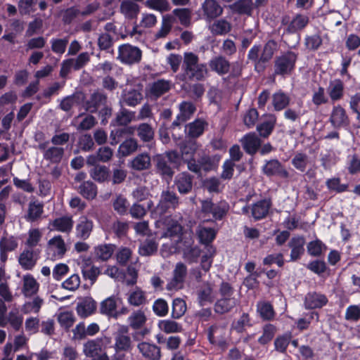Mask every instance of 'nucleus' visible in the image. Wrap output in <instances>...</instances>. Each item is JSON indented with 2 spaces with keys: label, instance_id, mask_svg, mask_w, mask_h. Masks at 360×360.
<instances>
[{
  "label": "nucleus",
  "instance_id": "f257e3e1",
  "mask_svg": "<svg viewBox=\"0 0 360 360\" xmlns=\"http://www.w3.org/2000/svg\"><path fill=\"white\" fill-rule=\"evenodd\" d=\"M198 56L193 53H186L182 65L183 73L179 76L182 82L204 81L208 76L206 63H199Z\"/></svg>",
  "mask_w": 360,
  "mask_h": 360
},
{
  "label": "nucleus",
  "instance_id": "f704fd0d",
  "mask_svg": "<svg viewBox=\"0 0 360 360\" xmlns=\"http://www.w3.org/2000/svg\"><path fill=\"white\" fill-rule=\"evenodd\" d=\"M150 166V156L147 153L139 154L132 160L131 163V167L136 171L148 169Z\"/></svg>",
  "mask_w": 360,
  "mask_h": 360
},
{
  "label": "nucleus",
  "instance_id": "4be33fe9",
  "mask_svg": "<svg viewBox=\"0 0 360 360\" xmlns=\"http://www.w3.org/2000/svg\"><path fill=\"white\" fill-rule=\"evenodd\" d=\"M49 225L51 230L69 233L72 230L74 221L72 216L65 215L54 219Z\"/></svg>",
  "mask_w": 360,
  "mask_h": 360
},
{
  "label": "nucleus",
  "instance_id": "13d9d810",
  "mask_svg": "<svg viewBox=\"0 0 360 360\" xmlns=\"http://www.w3.org/2000/svg\"><path fill=\"white\" fill-rule=\"evenodd\" d=\"M326 186L330 192L341 193L348 189V184H341V179L339 177H333L328 179L326 181Z\"/></svg>",
  "mask_w": 360,
  "mask_h": 360
},
{
  "label": "nucleus",
  "instance_id": "4468645a",
  "mask_svg": "<svg viewBox=\"0 0 360 360\" xmlns=\"http://www.w3.org/2000/svg\"><path fill=\"white\" fill-rule=\"evenodd\" d=\"M328 302L326 295L317 292H309L304 297V305L306 309H321Z\"/></svg>",
  "mask_w": 360,
  "mask_h": 360
},
{
  "label": "nucleus",
  "instance_id": "c756f323",
  "mask_svg": "<svg viewBox=\"0 0 360 360\" xmlns=\"http://www.w3.org/2000/svg\"><path fill=\"white\" fill-rule=\"evenodd\" d=\"M114 349L117 353L129 352L133 349V342L129 335H115Z\"/></svg>",
  "mask_w": 360,
  "mask_h": 360
},
{
  "label": "nucleus",
  "instance_id": "412c9836",
  "mask_svg": "<svg viewBox=\"0 0 360 360\" xmlns=\"http://www.w3.org/2000/svg\"><path fill=\"white\" fill-rule=\"evenodd\" d=\"M137 348L143 357L148 360H160L161 358L160 347L155 344L141 342L138 344Z\"/></svg>",
  "mask_w": 360,
  "mask_h": 360
},
{
  "label": "nucleus",
  "instance_id": "1a4fd4ad",
  "mask_svg": "<svg viewBox=\"0 0 360 360\" xmlns=\"http://www.w3.org/2000/svg\"><path fill=\"white\" fill-rule=\"evenodd\" d=\"M262 172L269 177L275 176L281 179H288L290 176L285 166L277 159L266 161L262 167Z\"/></svg>",
  "mask_w": 360,
  "mask_h": 360
},
{
  "label": "nucleus",
  "instance_id": "58836bf2",
  "mask_svg": "<svg viewBox=\"0 0 360 360\" xmlns=\"http://www.w3.org/2000/svg\"><path fill=\"white\" fill-rule=\"evenodd\" d=\"M136 134L141 141L148 143L154 139L155 131L150 124L141 123L136 127Z\"/></svg>",
  "mask_w": 360,
  "mask_h": 360
},
{
  "label": "nucleus",
  "instance_id": "4c0bfd02",
  "mask_svg": "<svg viewBox=\"0 0 360 360\" xmlns=\"http://www.w3.org/2000/svg\"><path fill=\"white\" fill-rule=\"evenodd\" d=\"M44 212V205L37 200L31 201L28 205V210L25 219L27 221L34 222L38 220Z\"/></svg>",
  "mask_w": 360,
  "mask_h": 360
},
{
  "label": "nucleus",
  "instance_id": "393cba45",
  "mask_svg": "<svg viewBox=\"0 0 360 360\" xmlns=\"http://www.w3.org/2000/svg\"><path fill=\"white\" fill-rule=\"evenodd\" d=\"M210 70L219 75L227 74L230 70V63L223 56H215L208 63Z\"/></svg>",
  "mask_w": 360,
  "mask_h": 360
},
{
  "label": "nucleus",
  "instance_id": "bb28decb",
  "mask_svg": "<svg viewBox=\"0 0 360 360\" xmlns=\"http://www.w3.org/2000/svg\"><path fill=\"white\" fill-rule=\"evenodd\" d=\"M170 89L171 84L169 81L160 79L150 84L149 93L150 96L158 98L168 92Z\"/></svg>",
  "mask_w": 360,
  "mask_h": 360
},
{
  "label": "nucleus",
  "instance_id": "c85d7f7f",
  "mask_svg": "<svg viewBox=\"0 0 360 360\" xmlns=\"http://www.w3.org/2000/svg\"><path fill=\"white\" fill-rule=\"evenodd\" d=\"M204 15L208 20L219 16L223 11L220 5L214 0H205L202 5Z\"/></svg>",
  "mask_w": 360,
  "mask_h": 360
},
{
  "label": "nucleus",
  "instance_id": "473e14b6",
  "mask_svg": "<svg viewBox=\"0 0 360 360\" xmlns=\"http://www.w3.org/2000/svg\"><path fill=\"white\" fill-rule=\"evenodd\" d=\"M309 22V18L307 15L297 13L288 25V31L291 33H295L304 29Z\"/></svg>",
  "mask_w": 360,
  "mask_h": 360
},
{
  "label": "nucleus",
  "instance_id": "20e7f679",
  "mask_svg": "<svg viewBox=\"0 0 360 360\" xmlns=\"http://www.w3.org/2000/svg\"><path fill=\"white\" fill-rule=\"evenodd\" d=\"M129 327L134 331L131 333L134 340L139 342L148 335L150 330L145 326L147 318L142 310L134 311L127 319Z\"/></svg>",
  "mask_w": 360,
  "mask_h": 360
},
{
  "label": "nucleus",
  "instance_id": "ddd939ff",
  "mask_svg": "<svg viewBox=\"0 0 360 360\" xmlns=\"http://www.w3.org/2000/svg\"><path fill=\"white\" fill-rule=\"evenodd\" d=\"M94 228V222L86 216L79 217L75 226V237L82 240H87L91 236Z\"/></svg>",
  "mask_w": 360,
  "mask_h": 360
},
{
  "label": "nucleus",
  "instance_id": "052dcab7",
  "mask_svg": "<svg viewBox=\"0 0 360 360\" xmlns=\"http://www.w3.org/2000/svg\"><path fill=\"white\" fill-rule=\"evenodd\" d=\"M117 308V302L114 297H109L101 303L100 313L113 316Z\"/></svg>",
  "mask_w": 360,
  "mask_h": 360
},
{
  "label": "nucleus",
  "instance_id": "6ab92c4d",
  "mask_svg": "<svg viewBox=\"0 0 360 360\" xmlns=\"http://www.w3.org/2000/svg\"><path fill=\"white\" fill-rule=\"evenodd\" d=\"M305 238L303 236H293L288 245L290 248V262H296L301 259L304 253Z\"/></svg>",
  "mask_w": 360,
  "mask_h": 360
},
{
  "label": "nucleus",
  "instance_id": "ea45409f",
  "mask_svg": "<svg viewBox=\"0 0 360 360\" xmlns=\"http://www.w3.org/2000/svg\"><path fill=\"white\" fill-rule=\"evenodd\" d=\"M290 340V331L277 335L274 341V350L281 354H286Z\"/></svg>",
  "mask_w": 360,
  "mask_h": 360
},
{
  "label": "nucleus",
  "instance_id": "f3484780",
  "mask_svg": "<svg viewBox=\"0 0 360 360\" xmlns=\"http://www.w3.org/2000/svg\"><path fill=\"white\" fill-rule=\"evenodd\" d=\"M245 152L250 155H255L261 148L262 141L255 132L245 134L240 140Z\"/></svg>",
  "mask_w": 360,
  "mask_h": 360
},
{
  "label": "nucleus",
  "instance_id": "bf43d9fd",
  "mask_svg": "<svg viewBox=\"0 0 360 360\" xmlns=\"http://www.w3.org/2000/svg\"><path fill=\"white\" fill-rule=\"evenodd\" d=\"M347 169L352 175L360 173V153H355L347 156Z\"/></svg>",
  "mask_w": 360,
  "mask_h": 360
},
{
  "label": "nucleus",
  "instance_id": "37998d69",
  "mask_svg": "<svg viewBox=\"0 0 360 360\" xmlns=\"http://www.w3.org/2000/svg\"><path fill=\"white\" fill-rule=\"evenodd\" d=\"M257 311L264 321H271L274 319L275 311L272 304L269 302H259L257 305Z\"/></svg>",
  "mask_w": 360,
  "mask_h": 360
},
{
  "label": "nucleus",
  "instance_id": "79ce46f5",
  "mask_svg": "<svg viewBox=\"0 0 360 360\" xmlns=\"http://www.w3.org/2000/svg\"><path fill=\"white\" fill-rule=\"evenodd\" d=\"M290 103L289 96L284 92L279 91L272 96V105L276 111L285 109Z\"/></svg>",
  "mask_w": 360,
  "mask_h": 360
},
{
  "label": "nucleus",
  "instance_id": "0eeeda50",
  "mask_svg": "<svg viewBox=\"0 0 360 360\" xmlns=\"http://www.w3.org/2000/svg\"><path fill=\"white\" fill-rule=\"evenodd\" d=\"M202 224V223L200 222L196 230L199 243L205 245L207 252L210 254L211 257H213L216 250L211 243L216 238L218 231L214 228L205 227Z\"/></svg>",
  "mask_w": 360,
  "mask_h": 360
},
{
  "label": "nucleus",
  "instance_id": "4d7b16f0",
  "mask_svg": "<svg viewBox=\"0 0 360 360\" xmlns=\"http://www.w3.org/2000/svg\"><path fill=\"white\" fill-rule=\"evenodd\" d=\"M39 290V284L32 276H25L22 287V292L26 297H31Z\"/></svg>",
  "mask_w": 360,
  "mask_h": 360
},
{
  "label": "nucleus",
  "instance_id": "7ed1b4c3",
  "mask_svg": "<svg viewBox=\"0 0 360 360\" xmlns=\"http://www.w3.org/2000/svg\"><path fill=\"white\" fill-rule=\"evenodd\" d=\"M200 209L198 212V219L200 223L205 224L222 220L227 214L229 206L226 202L214 203L207 198L200 202Z\"/></svg>",
  "mask_w": 360,
  "mask_h": 360
},
{
  "label": "nucleus",
  "instance_id": "5701e85b",
  "mask_svg": "<svg viewBox=\"0 0 360 360\" xmlns=\"http://www.w3.org/2000/svg\"><path fill=\"white\" fill-rule=\"evenodd\" d=\"M207 122L202 119H195L186 125L185 132L189 138L197 139L203 134Z\"/></svg>",
  "mask_w": 360,
  "mask_h": 360
},
{
  "label": "nucleus",
  "instance_id": "0e129e2a",
  "mask_svg": "<svg viewBox=\"0 0 360 360\" xmlns=\"http://www.w3.org/2000/svg\"><path fill=\"white\" fill-rule=\"evenodd\" d=\"M201 170L208 172L214 170L218 165V160L215 161L214 158L208 155H203L198 158Z\"/></svg>",
  "mask_w": 360,
  "mask_h": 360
},
{
  "label": "nucleus",
  "instance_id": "f03ea898",
  "mask_svg": "<svg viewBox=\"0 0 360 360\" xmlns=\"http://www.w3.org/2000/svg\"><path fill=\"white\" fill-rule=\"evenodd\" d=\"M155 173L163 179L172 180L175 169L181 165V157L176 150H170L154 157Z\"/></svg>",
  "mask_w": 360,
  "mask_h": 360
},
{
  "label": "nucleus",
  "instance_id": "cd10ccee",
  "mask_svg": "<svg viewBox=\"0 0 360 360\" xmlns=\"http://www.w3.org/2000/svg\"><path fill=\"white\" fill-rule=\"evenodd\" d=\"M134 112L130 111L122 106L120 110L112 120L110 125L113 127H123L129 124L134 117Z\"/></svg>",
  "mask_w": 360,
  "mask_h": 360
},
{
  "label": "nucleus",
  "instance_id": "a19ab883",
  "mask_svg": "<svg viewBox=\"0 0 360 360\" xmlns=\"http://www.w3.org/2000/svg\"><path fill=\"white\" fill-rule=\"evenodd\" d=\"M76 318L71 311H65L60 312L58 316V322L60 326L65 331L68 332L70 328L72 327Z\"/></svg>",
  "mask_w": 360,
  "mask_h": 360
},
{
  "label": "nucleus",
  "instance_id": "de8ad7c7",
  "mask_svg": "<svg viewBox=\"0 0 360 360\" xmlns=\"http://www.w3.org/2000/svg\"><path fill=\"white\" fill-rule=\"evenodd\" d=\"M79 192L84 198L93 200L97 195V186L92 181H84L79 187Z\"/></svg>",
  "mask_w": 360,
  "mask_h": 360
},
{
  "label": "nucleus",
  "instance_id": "72a5a7b5",
  "mask_svg": "<svg viewBox=\"0 0 360 360\" xmlns=\"http://www.w3.org/2000/svg\"><path fill=\"white\" fill-rule=\"evenodd\" d=\"M50 249L54 250V257L62 258L67 252L66 245L63 237L60 235L56 236L48 242Z\"/></svg>",
  "mask_w": 360,
  "mask_h": 360
},
{
  "label": "nucleus",
  "instance_id": "e2e57ef3",
  "mask_svg": "<svg viewBox=\"0 0 360 360\" xmlns=\"http://www.w3.org/2000/svg\"><path fill=\"white\" fill-rule=\"evenodd\" d=\"M173 14L179 19L181 25L188 27L191 21V11L189 8H175Z\"/></svg>",
  "mask_w": 360,
  "mask_h": 360
},
{
  "label": "nucleus",
  "instance_id": "6e6d98bb",
  "mask_svg": "<svg viewBox=\"0 0 360 360\" xmlns=\"http://www.w3.org/2000/svg\"><path fill=\"white\" fill-rule=\"evenodd\" d=\"M187 307L186 302L181 298H175L172 301V309L171 316L174 319H179L182 317L186 311Z\"/></svg>",
  "mask_w": 360,
  "mask_h": 360
},
{
  "label": "nucleus",
  "instance_id": "6e6552de",
  "mask_svg": "<svg viewBox=\"0 0 360 360\" xmlns=\"http://www.w3.org/2000/svg\"><path fill=\"white\" fill-rule=\"evenodd\" d=\"M179 204V198L174 192L169 190L163 191L156 207V212L160 215H163L171 209L175 210Z\"/></svg>",
  "mask_w": 360,
  "mask_h": 360
},
{
  "label": "nucleus",
  "instance_id": "864d4df0",
  "mask_svg": "<svg viewBox=\"0 0 360 360\" xmlns=\"http://www.w3.org/2000/svg\"><path fill=\"white\" fill-rule=\"evenodd\" d=\"M327 246L320 240L316 238L308 243L307 245V252L310 256L319 257L326 250Z\"/></svg>",
  "mask_w": 360,
  "mask_h": 360
},
{
  "label": "nucleus",
  "instance_id": "39448f33",
  "mask_svg": "<svg viewBox=\"0 0 360 360\" xmlns=\"http://www.w3.org/2000/svg\"><path fill=\"white\" fill-rule=\"evenodd\" d=\"M105 336L90 339L83 345V353L87 358L92 360H109L108 356L104 352Z\"/></svg>",
  "mask_w": 360,
  "mask_h": 360
},
{
  "label": "nucleus",
  "instance_id": "a211bd4d",
  "mask_svg": "<svg viewBox=\"0 0 360 360\" xmlns=\"http://www.w3.org/2000/svg\"><path fill=\"white\" fill-rule=\"evenodd\" d=\"M186 275V266L182 262H178L173 271V278L171 281L167 283V289L172 290L180 288L185 281Z\"/></svg>",
  "mask_w": 360,
  "mask_h": 360
},
{
  "label": "nucleus",
  "instance_id": "49530a36",
  "mask_svg": "<svg viewBox=\"0 0 360 360\" xmlns=\"http://www.w3.org/2000/svg\"><path fill=\"white\" fill-rule=\"evenodd\" d=\"M64 152V149L61 147H50L43 153L44 159L52 163H59L63 157Z\"/></svg>",
  "mask_w": 360,
  "mask_h": 360
},
{
  "label": "nucleus",
  "instance_id": "c9c22d12",
  "mask_svg": "<svg viewBox=\"0 0 360 360\" xmlns=\"http://www.w3.org/2000/svg\"><path fill=\"white\" fill-rule=\"evenodd\" d=\"M91 177L98 183L109 181L110 172L108 167L105 165H97L89 172Z\"/></svg>",
  "mask_w": 360,
  "mask_h": 360
},
{
  "label": "nucleus",
  "instance_id": "a878e982",
  "mask_svg": "<svg viewBox=\"0 0 360 360\" xmlns=\"http://www.w3.org/2000/svg\"><path fill=\"white\" fill-rule=\"evenodd\" d=\"M276 124L274 115H269L268 118L257 125V131L262 138H268L273 132Z\"/></svg>",
  "mask_w": 360,
  "mask_h": 360
},
{
  "label": "nucleus",
  "instance_id": "9d476101",
  "mask_svg": "<svg viewBox=\"0 0 360 360\" xmlns=\"http://www.w3.org/2000/svg\"><path fill=\"white\" fill-rule=\"evenodd\" d=\"M329 122L332 127L337 129L347 128L350 124L349 118L345 109L340 105L333 106Z\"/></svg>",
  "mask_w": 360,
  "mask_h": 360
},
{
  "label": "nucleus",
  "instance_id": "09e8293b",
  "mask_svg": "<svg viewBox=\"0 0 360 360\" xmlns=\"http://www.w3.org/2000/svg\"><path fill=\"white\" fill-rule=\"evenodd\" d=\"M274 49L272 46H263V50L260 54L259 58L255 63V70L260 72L266 68V63L272 58Z\"/></svg>",
  "mask_w": 360,
  "mask_h": 360
},
{
  "label": "nucleus",
  "instance_id": "3c124183",
  "mask_svg": "<svg viewBox=\"0 0 360 360\" xmlns=\"http://www.w3.org/2000/svg\"><path fill=\"white\" fill-rule=\"evenodd\" d=\"M276 327L271 323H266L263 326L262 335L258 338V343L266 345L274 338L276 333Z\"/></svg>",
  "mask_w": 360,
  "mask_h": 360
},
{
  "label": "nucleus",
  "instance_id": "9b49d317",
  "mask_svg": "<svg viewBox=\"0 0 360 360\" xmlns=\"http://www.w3.org/2000/svg\"><path fill=\"white\" fill-rule=\"evenodd\" d=\"M118 58L125 64L139 62L141 58V51L138 46H118Z\"/></svg>",
  "mask_w": 360,
  "mask_h": 360
},
{
  "label": "nucleus",
  "instance_id": "7c9ffc66",
  "mask_svg": "<svg viewBox=\"0 0 360 360\" xmlns=\"http://www.w3.org/2000/svg\"><path fill=\"white\" fill-rule=\"evenodd\" d=\"M327 91L332 101L341 100L344 96L343 82L340 79L330 82Z\"/></svg>",
  "mask_w": 360,
  "mask_h": 360
},
{
  "label": "nucleus",
  "instance_id": "f8f14e48",
  "mask_svg": "<svg viewBox=\"0 0 360 360\" xmlns=\"http://www.w3.org/2000/svg\"><path fill=\"white\" fill-rule=\"evenodd\" d=\"M107 95L101 91L94 92L84 103L85 110L90 113H96L98 110L108 104Z\"/></svg>",
  "mask_w": 360,
  "mask_h": 360
},
{
  "label": "nucleus",
  "instance_id": "680f3d73",
  "mask_svg": "<svg viewBox=\"0 0 360 360\" xmlns=\"http://www.w3.org/2000/svg\"><path fill=\"white\" fill-rule=\"evenodd\" d=\"M158 326L166 333H179L183 330L181 324L169 319L160 321Z\"/></svg>",
  "mask_w": 360,
  "mask_h": 360
},
{
  "label": "nucleus",
  "instance_id": "2f4dec72",
  "mask_svg": "<svg viewBox=\"0 0 360 360\" xmlns=\"http://www.w3.org/2000/svg\"><path fill=\"white\" fill-rule=\"evenodd\" d=\"M237 304L235 297H221L214 304V311L219 314H224L230 311Z\"/></svg>",
  "mask_w": 360,
  "mask_h": 360
},
{
  "label": "nucleus",
  "instance_id": "b1692460",
  "mask_svg": "<svg viewBox=\"0 0 360 360\" xmlns=\"http://www.w3.org/2000/svg\"><path fill=\"white\" fill-rule=\"evenodd\" d=\"M96 309V302L90 297H86L82 302H79L76 308L77 315L83 319L93 314Z\"/></svg>",
  "mask_w": 360,
  "mask_h": 360
},
{
  "label": "nucleus",
  "instance_id": "8fccbe9b",
  "mask_svg": "<svg viewBox=\"0 0 360 360\" xmlns=\"http://www.w3.org/2000/svg\"><path fill=\"white\" fill-rule=\"evenodd\" d=\"M158 244L155 239L146 238L139 248V253L141 256L148 257L157 252Z\"/></svg>",
  "mask_w": 360,
  "mask_h": 360
},
{
  "label": "nucleus",
  "instance_id": "774afa93",
  "mask_svg": "<svg viewBox=\"0 0 360 360\" xmlns=\"http://www.w3.org/2000/svg\"><path fill=\"white\" fill-rule=\"evenodd\" d=\"M42 238V233L39 229H31L28 231V238L25 242V245L29 248H35Z\"/></svg>",
  "mask_w": 360,
  "mask_h": 360
},
{
  "label": "nucleus",
  "instance_id": "423d86ee",
  "mask_svg": "<svg viewBox=\"0 0 360 360\" xmlns=\"http://www.w3.org/2000/svg\"><path fill=\"white\" fill-rule=\"evenodd\" d=\"M297 54L292 51H287L277 56L274 61V74L276 75H290L295 68Z\"/></svg>",
  "mask_w": 360,
  "mask_h": 360
},
{
  "label": "nucleus",
  "instance_id": "338daca9",
  "mask_svg": "<svg viewBox=\"0 0 360 360\" xmlns=\"http://www.w3.org/2000/svg\"><path fill=\"white\" fill-rule=\"evenodd\" d=\"M293 167L301 172H304L307 169L308 157L305 153H297L292 159Z\"/></svg>",
  "mask_w": 360,
  "mask_h": 360
},
{
  "label": "nucleus",
  "instance_id": "69168bd1",
  "mask_svg": "<svg viewBox=\"0 0 360 360\" xmlns=\"http://www.w3.org/2000/svg\"><path fill=\"white\" fill-rule=\"evenodd\" d=\"M7 323H9L15 331H19L23 323V316L19 314L18 310H11L6 318Z\"/></svg>",
  "mask_w": 360,
  "mask_h": 360
},
{
  "label": "nucleus",
  "instance_id": "aec40b11",
  "mask_svg": "<svg viewBox=\"0 0 360 360\" xmlns=\"http://www.w3.org/2000/svg\"><path fill=\"white\" fill-rule=\"evenodd\" d=\"M193 176L187 172L178 174L174 179V184L181 194H188L193 188Z\"/></svg>",
  "mask_w": 360,
  "mask_h": 360
},
{
  "label": "nucleus",
  "instance_id": "5fc2aeb1",
  "mask_svg": "<svg viewBox=\"0 0 360 360\" xmlns=\"http://www.w3.org/2000/svg\"><path fill=\"white\" fill-rule=\"evenodd\" d=\"M127 301L130 305L134 307H139L144 304L146 302L145 292L139 288H136L135 290L129 293Z\"/></svg>",
  "mask_w": 360,
  "mask_h": 360
},
{
  "label": "nucleus",
  "instance_id": "a18cd8bd",
  "mask_svg": "<svg viewBox=\"0 0 360 360\" xmlns=\"http://www.w3.org/2000/svg\"><path fill=\"white\" fill-rule=\"evenodd\" d=\"M121 12L129 19L136 18L139 13V6L129 0L122 2L120 6Z\"/></svg>",
  "mask_w": 360,
  "mask_h": 360
},
{
  "label": "nucleus",
  "instance_id": "c03bdc74",
  "mask_svg": "<svg viewBox=\"0 0 360 360\" xmlns=\"http://www.w3.org/2000/svg\"><path fill=\"white\" fill-rule=\"evenodd\" d=\"M139 147L134 138L126 139L119 146L118 153L122 157H127L135 152Z\"/></svg>",
  "mask_w": 360,
  "mask_h": 360
},
{
  "label": "nucleus",
  "instance_id": "e433bc0d",
  "mask_svg": "<svg viewBox=\"0 0 360 360\" xmlns=\"http://www.w3.org/2000/svg\"><path fill=\"white\" fill-rule=\"evenodd\" d=\"M115 245L111 243L101 244L94 248L96 257L101 261H108L115 250Z\"/></svg>",
  "mask_w": 360,
  "mask_h": 360
},
{
  "label": "nucleus",
  "instance_id": "2eb2a0df",
  "mask_svg": "<svg viewBox=\"0 0 360 360\" xmlns=\"http://www.w3.org/2000/svg\"><path fill=\"white\" fill-rule=\"evenodd\" d=\"M271 207L272 200L271 198L261 199L252 205V217L255 221L262 220L268 216Z\"/></svg>",
  "mask_w": 360,
  "mask_h": 360
},
{
  "label": "nucleus",
  "instance_id": "dca6fc26",
  "mask_svg": "<svg viewBox=\"0 0 360 360\" xmlns=\"http://www.w3.org/2000/svg\"><path fill=\"white\" fill-rule=\"evenodd\" d=\"M39 249L26 248L19 256V264L25 270H32L39 258Z\"/></svg>",
  "mask_w": 360,
  "mask_h": 360
},
{
  "label": "nucleus",
  "instance_id": "603ef678",
  "mask_svg": "<svg viewBox=\"0 0 360 360\" xmlns=\"http://www.w3.org/2000/svg\"><path fill=\"white\" fill-rule=\"evenodd\" d=\"M143 99L141 93L136 89H131L122 96V102L128 105L134 107L141 103Z\"/></svg>",
  "mask_w": 360,
  "mask_h": 360
}]
</instances>
